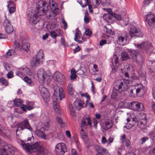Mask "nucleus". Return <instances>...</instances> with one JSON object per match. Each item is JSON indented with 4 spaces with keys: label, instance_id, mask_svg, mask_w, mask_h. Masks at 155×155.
I'll return each mask as SVG.
<instances>
[{
    "label": "nucleus",
    "instance_id": "obj_43",
    "mask_svg": "<svg viewBox=\"0 0 155 155\" xmlns=\"http://www.w3.org/2000/svg\"><path fill=\"white\" fill-rule=\"evenodd\" d=\"M14 53L15 51L14 50L12 49L9 50L6 53L7 57H9L10 56L14 54Z\"/></svg>",
    "mask_w": 155,
    "mask_h": 155
},
{
    "label": "nucleus",
    "instance_id": "obj_51",
    "mask_svg": "<svg viewBox=\"0 0 155 155\" xmlns=\"http://www.w3.org/2000/svg\"><path fill=\"white\" fill-rule=\"evenodd\" d=\"M62 23L63 25V28L64 30H66L68 27L67 24L64 18L62 19Z\"/></svg>",
    "mask_w": 155,
    "mask_h": 155
},
{
    "label": "nucleus",
    "instance_id": "obj_15",
    "mask_svg": "<svg viewBox=\"0 0 155 155\" xmlns=\"http://www.w3.org/2000/svg\"><path fill=\"white\" fill-rule=\"evenodd\" d=\"M41 96L46 103L48 102L50 100V94L46 88L44 87H41L39 88Z\"/></svg>",
    "mask_w": 155,
    "mask_h": 155
},
{
    "label": "nucleus",
    "instance_id": "obj_10",
    "mask_svg": "<svg viewBox=\"0 0 155 155\" xmlns=\"http://www.w3.org/2000/svg\"><path fill=\"white\" fill-rule=\"evenodd\" d=\"M128 36V34L125 32L119 34L117 37V43L121 45H125L126 43Z\"/></svg>",
    "mask_w": 155,
    "mask_h": 155
},
{
    "label": "nucleus",
    "instance_id": "obj_33",
    "mask_svg": "<svg viewBox=\"0 0 155 155\" xmlns=\"http://www.w3.org/2000/svg\"><path fill=\"white\" fill-rule=\"evenodd\" d=\"M56 120L61 127H63L65 126V123L61 118L58 117H57Z\"/></svg>",
    "mask_w": 155,
    "mask_h": 155
},
{
    "label": "nucleus",
    "instance_id": "obj_57",
    "mask_svg": "<svg viewBox=\"0 0 155 155\" xmlns=\"http://www.w3.org/2000/svg\"><path fill=\"white\" fill-rule=\"evenodd\" d=\"M129 93H130V96H134V93L136 92L135 91V89L134 88V89H130L129 90Z\"/></svg>",
    "mask_w": 155,
    "mask_h": 155
},
{
    "label": "nucleus",
    "instance_id": "obj_6",
    "mask_svg": "<svg viewBox=\"0 0 155 155\" xmlns=\"http://www.w3.org/2000/svg\"><path fill=\"white\" fill-rule=\"evenodd\" d=\"M37 75L38 81L41 83H44L45 80H47L48 82L51 80L50 77L47 75L46 72L42 68L38 70Z\"/></svg>",
    "mask_w": 155,
    "mask_h": 155
},
{
    "label": "nucleus",
    "instance_id": "obj_21",
    "mask_svg": "<svg viewBox=\"0 0 155 155\" xmlns=\"http://www.w3.org/2000/svg\"><path fill=\"white\" fill-rule=\"evenodd\" d=\"M135 91L136 94L140 95L143 92V86L141 84H136L134 85Z\"/></svg>",
    "mask_w": 155,
    "mask_h": 155
},
{
    "label": "nucleus",
    "instance_id": "obj_24",
    "mask_svg": "<svg viewBox=\"0 0 155 155\" xmlns=\"http://www.w3.org/2000/svg\"><path fill=\"white\" fill-rule=\"evenodd\" d=\"M67 88L69 94L71 96H73V97H75L77 93L75 91L73 85L71 83H69L68 84Z\"/></svg>",
    "mask_w": 155,
    "mask_h": 155
},
{
    "label": "nucleus",
    "instance_id": "obj_31",
    "mask_svg": "<svg viewBox=\"0 0 155 155\" xmlns=\"http://www.w3.org/2000/svg\"><path fill=\"white\" fill-rule=\"evenodd\" d=\"M140 124H139V126L140 128L142 129H146L147 127V121H140L139 122Z\"/></svg>",
    "mask_w": 155,
    "mask_h": 155
},
{
    "label": "nucleus",
    "instance_id": "obj_8",
    "mask_svg": "<svg viewBox=\"0 0 155 155\" xmlns=\"http://www.w3.org/2000/svg\"><path fill=\"white\" fill-rule=\"evenodd\" d=\"M17 128L16 130V134H17L18 131L23 130L25 129H26L31 131L32 129L31 127L27 120H25L17 124Z\"/></svg>",
    "mask_w": 155,
    "mask_h": 155
},
{
    "label": "nucleus",
    "instance_id": "obj_17",
    "mask_svg": "<svg viewBox=\"0 0 155 155\" xmlns=\"http://www.w3.org/2000/svg\"><path fill=\"white\" fill-rule=\"evenodd\" d=\"M131 107L132 109L134 110L142 111L144 109L143 104L137 101H133L131 103Z\"/></svg>",
    "mask_w": 155,
    "mask_h": 155
},
{
    "label": "nucleus",
    "instance_id": "obj_53",
    "mask_svg": "<svg viewBox=\"0 0 155 155\" xmlns=\"http://www.w3.org/2000/svg\"><path fill=\"white\" fill-rule=\"evenodd\" d=\"M149 135L152 139H154L155 138V132L154 131H151Z\"/></svg>",
    "mask_w": 155,
    "mask_h": 155
},
{
    "label": "nucleus",
    "instance_id": "obj_34",
    "mask_svg": "<svg viewBox=\"0 0 155 155\" xmlns=\"http://www.w3.org/2000/svg\"><path fill=\"white\" fill-rule=\"evenodd\" d=\"M69 108L70 110L71 114L72 116H75L76 115L75 110L74 108L73 107L72 105H69Z\"/></svg>",
    "mask_w": 155,
    "mask_h": 155
},
{
    "label": "nucleus",
    "instance_id": "obj_55",
    "mask_svg": "<svg viewBox=\"0 0 155 155\" xmlns=\"http://www.w3.org/2000/svg\"><path fill=\"white\" fill-rule=\"evenodd\" d=\"M87 125L86 121L84 120H82L81 124V127L82 128L85 127Z\"/></svg>",
    "mask_w": 155,
    "mask_h": 155
},
{
    "label": "nucleus",
    "instance_id": "obj_18",
    "mask_svg": "<svg viewBox=\"0 0 155 155\" xmlns=\"http://www.w3.org/2000/svg\"><path fill=\"white\" fill-rule=\"evenodd\" d=\"M26 105H23L21 106V109L24 111H25L27 109L30 110L34 108V103L33 102L26 101Z\"/></svg>",
    "mask_w": 155,
    "mask_h": 155
},
{
    "label": "nucleus",
    "instance_id": "obj_36",
    "mask_svg": "<svg viewBox=\"0 0 155 155\" xmlns=\"http://www.w3.org/2000/svg\"><path fill=\"white\" fill-rule=\"evenodd\" d=\"M111 16L109 13L105 14L103 16V19L108 22L111 18Z\"/></svg>",
    "mask_w": 155,
    "mask_h": 155
},
{
    "label": "nucleus",
    "instance_id": "obj_3",
    "mask_svg": "<svg viewBox=\"0 0 155 155\" xmlns=\"http://www.w3.org/2000/svg\"><path fill=\"white\" fill-rule=\"evenodd\" d=\"M129 84L128 80L122 79L116 81L114 88L120 93L125 92L127 90Z\"/></svg>",
    "mask_w": 155,
    "mask_h": 155
},
{
    "label": "nucleus",
    "instance_id": "obj_28",
    "mask_svg": "<svg viewBox=\"0 0 155 155\" xmlns=\"http://www.w3.org/2000/svg\"><path fill=\"white\" fill-rule=\"evenodd\" d=\"M111 122V121L110 120H106L104 123L105 126H103V129L107 130L110 128L112 126Z\"/></svg>",
    "mask_w": 155,
    "mask_h": 155
},
{
    "label": "nucleus",
    "instance_id": "obj_5",
    "mask_svg": "<svg viewBox=\"0 0 155 155\" xmlns=\"http://www.w3.org/2000/svg\"><path fill=\"white\" fill-rule=\"evenodd\" d=\"M44 61L43 51L40 50L37 53L36 57L31 62V65L32 67H35L39 64H42Z\"/></svg>",
    "mask_w": 155,
    "mask_h": 155
},
{
    "label": "nucleus",
    "instance_id": "obj_58",
    "mask_svg": "<svg viewBox=\"0 0 155 155\" xmlns=\"http://www.w3.org/2000/svg\"><path fill=\"white\" fill-rule=\"evenodd\" d=\"M85 34L89 36L92 34V32L90 30L88 29L86 30Z\"/></svg>",
    "mask_w": 155,
    "mask_h": 155
},
{
    "label": "nucleus",
    "instance_id": "obj_9",
    "mask_svg": "<svg viewBox=\"0 0 155 155\" xmlns=\"http://www.w3.org/2000/svg\"><path fill=\"white\" fill-rule=\"evenodd\" d=\"M67 151L66 145L63 143H58L55 146V152L56 155H63Z\"/></svg>",
    "mask_w": 155,
    "mask_h": 155
},
{
    "label": "nucleus",
    "instance_id": "obj_27",
    "mask_svg": "<svg viewBox=\"0 0 155 155\" xmlns=\"http://www.w3.org/2000/svg\"><path fill=\"white\" fill-rule=\"evenodd\" d=\"M35 134L39 137H41L42 139L46 140L47 139V137L46 135H45L44 133L42 131L36 129L35 131Z\"/></svg>",
    "mask_w": 155,
    "mask_h": 155
},
{
    "label": "nucleus",
    "instance_id": "obj_52",
    "mask_svg": "<svg viewBox=\"0 0 155 155\" xmlns=\"http://www.w3.org/2000/svg\"><path fill=\"white\" fill-rule=\"evenodd\" d=\"M50 35L53 38H55L57 36V34L54 31H51Z\"/></svg>",
    "mask_w": 155,
    "mask_h": 155
},
{
    "label": "nucleus",
    "instance_id": "obj_41",
    "mask_svg": "<svg viewBox=\"0 0 155 155\" xmlns=\"http://www.w3.org/2000/svg\"><path fill=\"white\" fill-rule=\"evenodd\" d=\"M0 155H8L6 149L4 148H0Z\"/></svg>",
    "mask_w": 155,
    "mask_h": 155
},
{
    "label": "nucleus",
    "instance_id": "obj_32",
    "mask_svg": "<svg viewBox=\"0 0 155 155\" xmlns=\"http://www.w3.org/2000/svg\"><path fill=\"white\" fill-rule=\"evenodd\" d=\"M121 57L122 61H126L130 58V57L127 53L126 52H124L122 53Z\"/></svg>",
    "mask_w": 155,
    "mask_h": 155
},
{
    "label": "nucleus",
    "instance_id": "obj_59",
    "mask_svg": "<svg viewBox=\"0 0 155 155\" xmlns=\"http://www.w3.org/2000/svg\"><path fill=\"white\" fill-rule=\"evenodd\" d=\"M84 71L83 70H81V69H80L79 70H78L77 71V74L79 75H83L84 74Z\"/></svg>",
    "mask_w": 155,
    "mask_h": 155
},
{
    "label": "nucleus",
    "instance_id": "obj_45",
    "mask_svg": "<svg viewBox=\"0 0 155 155\" xmlns=\"http://www.w3.org/2000/svg\"><path fill=\"white\" fill-rule=\"evenodd\" d=\"M149 140V138L147 137H144L142 138L140 140V143L141 144H143L146 141H148Z\"/></svg>",
    "mask_w": 155,
    "mask_h": 155
},
{
    "label": "nucleus",
    "instance_id": "obj_38",
    "mask_svg": "<svg viewBox=\"0 0 155 155\" xmlns=\"http://www.w3.org/2000/svg\"><path fill=\"white\" fill-rule=\"evenodd\" d=\"M140 121H143L145 120L147 121L146 115L143 113H141L139 116Z\"/></svg>",
    "mask_w": 155,
    "mask_h": 155
},
{
    "label": "nucleus",
    "instance_id": "obj_13",
    "mask_svg": "<svg viewBox=\"0 0 155 155\" xmlns=\"http://www.w3.org/2000/svg\"><path fill=\"white\" fill-rule=\"evenodd\" d=\"M38 16L36 12L31 11L28 14V19L31 23L35 25L38 21Z\"/></svg>",
    "mask_w": 155,
    "mask_h": 155
},
{
    "label": "nucleus",
    "instance_id": "obj_29",
    "mask_svg": "<svg viewBox=\"0 0 155 155\" xmlns=\"http://www.w3.org/2000/svg\"><path fill=\"white\" fill-rule=\"evenodd\" d=\"M81 32L79 31H77L74 35V40L78 42L79 43H82V41L79 40L81 38Z\"/></svg>",
    "mask_w": 155,
    "mask_h": 155
},
{
    "label": "nucleus",
    "instance_id": "obj_40",
    "mask_svg": "<svg viewBox=\"0 0 155 155\" xmlns=\"http://www.w3.org/2000/svg\"><path fill=\"white\" fill-rule=\"evenodd\" d=\"M0 82L5 86L8 85V81L3 78H0Z\"/></svg>",
    "mask_w": 155,
    "mask_h": 155
},
{
    "label": "nucleus",
    "instance_id": "obj_26",
    "mask_svg": "<svg viewBox=\"0 0 155 155\" xmlns=\"http://www.w3.org/2000/svg\"><path fill=\"white\" fill-rule=\"evenodd\" d=\"M21 46L23 49L25 51L27 52L29 51L30 45L26 42V39H24L22 41Z\"/></svg>",
    "mask_w": 155,
    "mask_h": 155
},
{
    "label": "nucleus",
    "instance_id": "obj_56",
    "mask_svg": "<svg viewBox=\"0 0 155 155\" xmlns=\"http://www.w3.org/2000/svg\"><path fill=\"white\" fill-rule=\"evenodd\" d=\"M7 77L8 78H10L13 77V73L12 71L9 72L7 74Z\"/></svg>",
    "mask_w": 155,
    "mask_h": 155
},
{
    "label": "nucleus",
    "instance_id": "obj_42",
    "mask_svg": "<svg viewBox=\"0 0 155 155\" xmlns=\"http://www.w3.org/2000/svg\"><path fill=\"white\" fill-rule=\"evenodd\" d=\"M110 24H108L107 26H105L104 27V30L108 33H110L111 31L112 30L110 29H109V28L110 26Z\"/></svg>",
    "mask_w": 155,
    "mask_h": 155
},
{
    "label": "nucleus",
    "instance_id": "obj_11",
    "mask_svg": "<svg viewBox=\"0 0 155 155\" xmlns=\"http://www.w3.org/2000/svg\"><path fill=\"white\" fill-rule=\"evenodd\" d=\"M47 7L46 5L41 3L36 7L35 12L38 15L42 16L46 14L47 12Z\"/></svg>",
    "mask_w": 155,
    "mask_h": 155
},
{
    "label": "nucleus",
    "instance_id": "obj_49",
    "mask_svg": "<svg viewBox=\"0 0 155 155\" xmlns=\"http://www.w3.org/2000/svg\"><path fill=\"white\" fill-rule=\"evenodd\" d=\"M15 73L17 75L20 77H22L23 75H24L19 69Z\"/></svg>",
    "mask_w": 155,
    "mask_h": 155
},
{
    "label": "nucleus",
    "instance_id": "obj_7",
    "mask_svg": "<svg viewBox=\"0 0 155 155\" xmlns=\"http://www.w3.org/2000/svg\"><path fill=\"white\" fill-rule=\"evenodd\" d=\"M128 52L130 53L134 61L137 64H138L143 61V58L138 51L129 49Z\"/></svg>",
    "mask_w": 155,
    "mask_h": 155
},
{
    "label": "nucleus",
    "instance_id": "obj_47",
    "mask_svg": "<svg viewBox=\"0 0 155 155\" xmlns=\"http://www.w3.org/2000/svg\"><path fill=\"white\" fill-rule=\"evenodd\" d=\"M138 123L139 122H138L137 121L136 118H134L132 119V120L131 121V124H134V126L136 125H138Z\"/></svg>",
    "mask_w": 155,
    "mask_h": 155
},
{
    "label": "nucleus",
    "instance_id": "obj_19",
    "mask_svg": "<svg viewBox=\"0 0 155 155\" xmlns=\"http://www.w3.org/2000/svg\"><path fill=\"white\" fill-rule=\"evenodd\" d=\"M137 47L138 48H142L147 50L152 48L151 43L149 41H146L142 43L137 45Z\"/></svg>",
    "mask_w": 155,
    "mask_h": 155
},
{
    "label": "nucleus",
    "instance_id": "obj_35",
    "mask_svg": "<svg viewBox=\"0 0 155 155\" xmlns=\"http://www.w3.org/2000/svg\"><path fill=\"white\" fill-rule=\"evenodd\" d=\"M14 103L15 106L17 107L20 106L22 104V101L20 99H15Z\"/></svg>",
    "mask_w": 155,
    "mask_h": 155
},
{
    "label": "nucleus",
    "instance_id": "obj_44",
    "mask_svg": "<svg viewBox=\"0 0 155 155\" xmlns=\"http://www.w3.org/2000/svg\"><path fill=\"white\" fill-rule=\"evenodd\" d=\"M111 16L114 17L116 19L118 20H120L121 19V18L120 15L118 14H116L114 13H112Z\"/></svg>",
    "mask_w": 155,
    "mask_h": 155
},
{
    "label": "nucleus",
    "instance_id": "obj_54",
    "mask_svg": "<svg viewBox=\"0 0 155 155\" xmlns=\"http://www.w3.org/2000/svg\"><path fill=\"white\" fill-rule=\"evenodd\" d=\"M24 81L28 84H30L31 83V81L30 78H28L27 77H25L24 79Z\"/></svg>",
    "mask_w": 155,
    "mask_h": 155
},
{
    "label": "nucleus",
    "instance_id": "obj_64",
    "mask_svg": "<svg viewBox=\"0 0 155 155\" xmlns=\"http://www.w3.org/2000/svg\"><path fill=\"white\" fill-rule=\"evenodd\" d=\"M107 43V41L105 40H101L100 42V46H103L104 44H106Z\"/></svg>",
    "mask_w": 155,
    "mask_h": 155
},
{
    "label": "nucleus",
    "instance_id": "obj_20",
    "mask_svg": "<svg viewBox=\"0 0 155 155\" xmlns=\"http://www.w3.org/2000/svg\"><path fill=\"white\" fill-rule=\"evenodd\" d=\"M118 60L119 58L117 55H114L113 56L111 61L112 68V70H114L115 72L119 65Z\"/></svg>",
    "mask_w": 155,
    "mask_h": 155
},
{
    "label": "nucleus",
    "instance_id": "obj_60",
    "mask_svg": "<svg viewBox=\"0 0 155 155\" xmlns=\"http://www.w3.org/2000/svg\"><path fill=\"white\" fill-rule=\"evenodd\" d=\"M101 142L103 144H105L106 143H107V140L105 137H102Z\"/></svg>",
    "mask_w": 155,
    "mask_h": 155
},
{
    "label": "nucleus",
    "instance_id": "obj_30",
    "mask_svg": "<svg viewBox=\"0 0 155 155\" xmlns=\"http://www.w3.org/2000/svg\"><path fill=\"white\" fill-rule=\"evenodd\" d=\"M80 133L84 142L85 143H87L88 141L87 135L84 131L82 129L81 130Z\"/></svg>",
    "mask_w": 155,
    "mask_h": 155
},
{
    "label": "nucleus",
    "instance_id": "obj_1",
    "mask_svg": "<svg viewBox=\"0 0 155 155\" xmlns=\"http://www.w3.org/2000/svg\"><path fill=\"white\" fill-rule=\"evenodd\" d=\"M27 141H21V143L23 147L30 153L35 152L38 155H43L44 151L43 147L38 142L32 145L27 143Z\"/></svg>",
    "mask_w": 155,
    "mask_h": 155
},
{
    "label": "nucleus",
    "instance_id": "obj_22",
    "mask_svg": "<svg viewBox=\"0 0 155 155\" xmlns=\"http://www.w3.org/2000/svg\"><path fill=\"white\" fill-rule=\"evenodd\" d=\"M52 78L54 80L59 82L62 81L64 78V76L59 72L56 71L54 73Z\"/></svg>",
    "mask_w": 155,
    "mask_h": 155
},
{
    "label": "nucleus",
    "instance_id": "obj_4",
    "mask_svg": "<svg viewBox=\"0 0 155 155\" xmlns=\"http://www.w3.org/2000/svg\"><path fill=\"white\" fill-rule=\"evenodd\" d=\"M49 3L52 12L50 13L48 18L50 20H52L55 18L56 15L59 14V9L57 4L53 0H49Z\"/></svg>",
    "mask_w": 155,
    "mask_h": 155
},
{
    "label": "nucleus",
    "instance_id": "obj_23",
    "mask_svg": "<svg viewBox=\"0 0 155 155\" xmlns=\"http://www.w3.org/2000/svg\"><path fill=\"white\" fill-rule=\"evenodd\" d=\"M74 104L78 110L86 106V104L83 101H80L78 100H76L74 102Z\"/></svg>",
    "mask_w": 155,
    "mask_h": 155
},
{
    "label": "nucleus",
    "instance_id": "obj_37",
    "mask_svg": "<svg viewBox=\"0 0 155 155\" xmlns=\"http://www.w3.org/2000/svg\"><path fill=\"white\" fill-rule=\"evenodd\" d=\"M81 6L84 8L87 6L88 3V0H81V1L79 2Z\"/></svg>",
    "mask_w": 155,
    "mask_h": 155
},
{
    "label": "nucleus",
    "instance_id": "obj_48",
    "mask_svg": "<svg viewBox=\"0 0 155 155\" xmlns=\"http://www.w3.org/2000/svg\"><path fill=\"white\" fill-rule=\"evenodd\" d=\"M97 147L98 148L99 150H101L102 153L106 154H107L108 153V151L106 149L102 148L99 146H97Z\"/></svg>",
    "mask_w": 155,
    "mask_h": 155
},
{
    "label": "nucleus",
    "instance_id": "obj_12",
    "mask_svg": "<svg viewBox=\"0 0 155 155\" xmlns=\"http://www.w3.org/2000/svg\"><path fill=\"white\" fill-rule=\"evenodd\" d=\"M145 19L149 26L152 28L155 27V15L153 14H148L146 15Z\"/></svg>",
    "mask_w": 155,
    "mask_h": 155
},
{
    "label": "nucleus",
    "instance_id": "obj_63",
    "mask_svg": "<svg viewBox=\"0 0 155 155\" xmlns=\"http://www.w3.org/2000/svg\"><path fill=\"white\" fill-rule=\"evenodd\" d=\"M14 46L15 48H17L20 47V45L16 41H15L14 43Z\"/></svg>",
    "mask_w": 155,
    "mask_h": 155
},
{
    "label": "nucleus",
    "instance_id": "obj_14",
    "mask_svg": "<svg viewBox=\"0 0 155 155\" xmlns=\"http://www.w3.org/2000/svg\"><path fill=\"white\" fill-rule=\"evenodd\" d=\"M129 32L131 38L135 36H138L139 37H142L143 36V33L140 30L134 26L130 27Z\"/></svg>",
    "mask_w": 155,
    "mask_h": 155
},
{
    "label": "nucleus",
    "instance_id": "obj_39",
    "mask_svg": "<svg viewBox=\"0 0 155 155\" xmlns=\"http://www.w3.org/2000/svg\"><path fill=\"white\" fill-rule=\"evenodd\" d=\"M129 68V67L128 66H127L126 68L125 67L124 68H122L121 69V71L123 73H125V76L127 77H128L129 76V74L128 73V71H127V72H126V70H128Z\"/></svg>",
    "mask_w": 155,
    "mask_h": 155
},
{
    "label": "nucleus",
    "instance_id": "obj_25",
    "mask_svg": "<svg viewBox=\"0 0 155 155\" xmlns=\"http://www.w3.org/2000/svg\"><path fill=\"white\" fill-rule=\"evenodd\" d=\"M19 69L21 71L22 74L24 75L28 74L29 76H31L32 74V73L29 69L25 66H23Z\"/></svg>",
    "mask_w": 155,
    "mask_h": 155
},
{
    "label": "nucleus",
    "instance_id": "obj_62",
    "mask_svg": "<svg viewBox=\"0 0 155 155\" xmlns=\"http://www.w3.org/2000/svg\"><path fill=\"white\" fill-rule=\"evenodd\" d=\"M139 76L142 78V80H145L146 79V76L144 73L143 74L140 73L139 74Z\"/></svg>",
    "mask_w": 155,
    "mask_h": 155
},
{
    "label": "nucleus",
    "instance_id": "obj_50",
    "mask_svg": "<svg viewBox=\"0 0 155 155\" xmlns=\"http://www.w3.org/2000/svg\"><path fill=\"white\" fill-rule=\"evenodd\" d=\"M133 126H134V124H131V123H128L126 125L124 126V127L128 130L130 129Z\"/></svg>",
    "mask_w": 155,
    "mask_h": 155
},
{
    "label": "nucleus",
    "instance_id": "obj_46",
    "mask_svg": "<svg viewBox=\"0 0 155 155\" xmlns=\"http://www.w3.org/2000/svg\"><path fill=\"white\" fill-rule=\"evenodd\" d=\"M50 127V124L48 122H45L43 124V127L45 130H47Z\"/></svg>",
    "mask_w": 155,
    "mask_h": 155
},
{
    "label": "nucleus",
    "instance_id": "obj_61",
    "mask_svg": "<svg viewBox=\"0 0 155 155\" xmlns=\"http://www.w3.org/2000/svg\"><path fill=\"white\" fill-rule=\"evenodd\" d=\"M15 11V9L13 7L11 6L9 9V12L10 13H13Z\"/></svg>",
    "mask_w": 155,
    "mask_h": 155
},
{
    "label": "nucleus",
    "instance_id": "obj_16",
    "mask_svg": "<svg viewBox=\"0 0 155 155\" xmlns=\"http://www.w3.org/2000/svg\"><path fill=\"white\" fill-rule=\"evenodd\" d=\"M3 25L5 31L7 33L10 34L13 32L14 30L13 27L7 18H5L4 20Z\"/></svg>",
    "mask_w": 155,
    "mask_h": 155
},
{
    "label": "nucleus",
    "instance_id": "obj_2",
    "mask_svg": "<svg viewBox=\"0 0 155 155\" xmlns=\"http://www.w3.org/2000/svg\"><path fill=\"white\" fill-rule=\"evenodd\" d=\"M54 94L52 97L53 100L52 104L55 111L58 113L59 112L60 108L59 104L57 102L58 98L60 100H61L65 97V95L62 88L58 86L54 87Z\"/></svg>",
    "mask_w": 155,
    "mask_h": 155
}]
</instances>
